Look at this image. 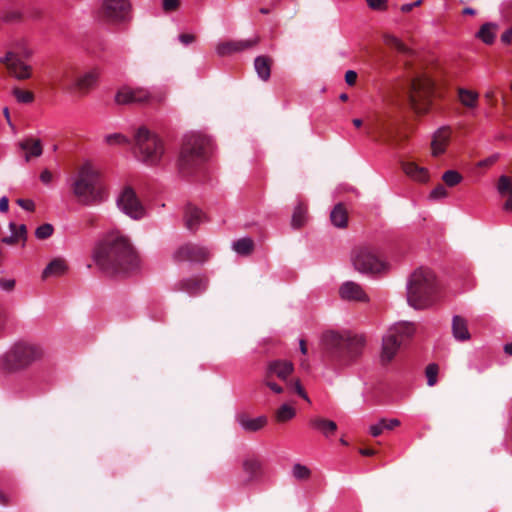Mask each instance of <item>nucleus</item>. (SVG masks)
<instances>
[{
  "label": "nucleus",
  "mask_w": 512,
  "mask_h": 512,
  "mask_svg": "<svg viewBox=\"0 0 512 512\" xmlns=\"http://www.w3.org/2000/svg\"><path fill=\"white\" fill-rule=\"evenodd\" d=\"M255 244L251 238H241L234 242L233 249L240 255L248 256L254 250Z\"/></svg>",
  "instance_id": "obj_38"
},
{
  "label": "nucleus",
  "mask_w": 512,
  "mask_h": 512,
  "mask_svg": "<svg viewBox=\"0 0 512 512\" xmlns=\"http://www.w3.org/2000/svg\"><path fill=\"white\" fill-rule=\"evenodd\" d=\"M242 469L246 474L245 484L258 481L263 475V465L258 457L249 456L243 460Z\"/></svg>",
  "instance_id": "obj_21"
},
{
  "label": "nucleus",
  "mask_w": 512,
  "mask_h": 512,
  "mask_svg": "<svg viewBox=\"0 0 512 512\" xmlns=\"http://www.w3.org/2000/svg\"><path fill=\"white\" fill-rule=\"evenodd\" d=\"M495 92L489 91L486 93L485 97L491 102L492 105H495Z\"/></svg>",
  "instance_id": "obj_64"
},
{
  "label": "nucleus",
  "mask_w": 512,
  "mask_h": 512,
  "mask_svg": "<svg viewBox=\"0 0 512 512\" xmlns=\"http://www.w3.org/2000/svg\"><path fill=\"white\" fill-rule=\"evenodd\" d=\"M209 146V138L200 134H189L183 138L177 162L179 173L183 177H189L201 168L207 158Z\"/></svg>",
  "instance_id": "obj_4"
},
{
  "label": "nucleus",
  "mask_w": 512,
  "mask_h": 512,
  "mask_svg": "<svg viewBox=\"0 0 512 512\" xmlns=\"http://www.w3.org/2000/svg\"><path fill=\"white\" fill-rule=\"evenodd\" d=\"M98 172L91 163L83 164L73 182L72 191L79 203L83 205H94L101 201L100 194L96 189Z\"/></svg>",
  "instance_id": "obj_6"
},
{
  "label": "nucleus",
  "mask_w": 512,
  "mask_h": 512,
  "mask_svg": "<svg viewBox=\"0 0 512 512\" xmlns=\"http://www.w3.org/2000/svg\"><path fill=\"white\" fill-rule=\"evenodd\" d=\"M451 129L448 126L439 128L433 135L431 149L433 156H438L445 152L450 141Z\"/></svg>",
  "instance_id": "obj_24"
},
{
  "label": "nucleus",
  "mask_w": 512,
  "mask_h": 512,
  "mask_svg": "<svg viewBox=\"0 0 512 512\" xmlns=\"http://www.w3.org/2000/svg\"><path fill=\"white\" fill-rule=\"evenodd\" d=\"M3 18L5 21H8V22H16V21L21 20L22 14H21V12H19L17 10H8L4 13Z\"/></svg>",
  "instance_id": "obj_52"
},
{
  "label": "nucleus",
  "mask_w": 512,
  "mask_h": 512,
  "mask_svg": "<svg viewBox=\"0 0 512 512\" xmlns=\"http://www.w3.org/2000/svg\"><path fill=\"white\" fill-rule=\"evenodd\" d=\"M452 333L457 341L463 342L471 338L467 321L459 315L454 316L452 319Z\"/></svg>",
  "instance_id": "obj_29"
},
{
  "label": "nucleus",
  "mask_w": 512,
  "mask_h": 512,
  "mask_svg": "<svg viewBox=\"0 0 512 512\" xmlns=\"http://www.w3.org/2000/svg\"><path fill=\"white\" fill-rule=\"evenodd\" d=\"M173 258L176 262L203 263L209 258V251L198 244L186 243L177 248Z\"/></svg>",
  "instance_id": "obj_17"
},
{
  "label": "nucleus",
  "mask_w": 512,
  "mask_h": 512,
  "mask_svg": "<svg viewBox=\"0 0 512 512\" xmlns=\"http://www.w3.org/2000/svg\"><path fill=\"white\" fill-rule=\"evenodd\" d=\"M13 96L17 99L20 103H31L34 100V94L31 91L23 90L18 87L13 88L12 90Z\"/></svg>",
  "instance_id": "obj_43"
},
{
  "label": "nucleus",
  "mask_w": 512,
  "mask_h": 512,
  "mask_svg": "<svg viewBox=\"0 0 512 512\" xmlns=\"http://www.w3.org/2000/svg\"><path fill=\"white\" fill-rule=\"evenodd\" d=\"M0 63L18 80L29 79L32 75V67L25 64L14 51H7L4 57H0Z\"/></svg>",
  "instance_id": "obj_16"
},
{
  "label": "nucleus",
  "mask_w": 512,
  "mask_h": 512,
  "mask_svg": "<svg viewBox=\"0 0 512 512\" xmlns=\"http://www.w3.org/2000/svg\"><path fill=\"white\" fill-rule=\"evenodd\" d=\"M105 141L107 144H110V145L128 143L127 138L120 133H114V134L107 135L105 137Z\"/></svg>",
  "instance_id": "obj_49"
},
{
  "label": "nucleus",
  "mask_w": 512,
  "mask_h": 512,
  "mask_svg": "<svg viewBox=\"0 0 512 512\" xmlns=\"http://www.w3.org/2000/svg\"><path fill=\"white\" fill-rule=\"evenodd\" d=\"M413 333L414 326L411 323L403 322L390 327L382 339L381 363L384 365L390 363L404 341L410 338Z\"/></svg>",
  "instance_id": "obj_11"
},
{
  "label": "nucleus",
  "mask_w": 512,
  "mask_h": 512,
  "mask_svg": "<svg viewBox=\"0 0 512 512\" xmlns=\"http://www.w3.org/2000/svg\"><path fill=\"white\" fill-rule=\"evenodd\" d=\"M322 340L326 360L336 367H346L356 362L366 343L363 335L350 332H327Z\"/></svg>",
  "instance_id": "obj_2"
},
{
  "label": "nucleus",
  "mask_w": 512,
  "mask_h": 512,
  "mask_svg": "<svg viewBox=\"0 0 512 512\" xmlns=\"http://www.w3.org/2000/svg\"><path fill=\"white\" fill-rule=\"evenodd\" d=\"M135 153L147 165H156L164 155L162 140L145 127H140L135 135Z\"/></svg>",
  "instance_id": "obj_7"
},
{
  "label": "nucleus",
  "mask_w": 512,
  "mask_h": 512,
  "mask_svg": "<svg viewBox=\"0 0 512 512\" xmlns=\"http://www.w3.org/2000/svg\"><path fill=\"white\" fill-rule=\"evenodd\" d=\"M497 26L492 23H485L481 26L477 36L486 44H492L495 39Z\"/></svg>",
  "instance_id": "obj_39"
},
{
  "label": "nucleus",
  "mask_w": 512,
  "mask_h": 512,
  "mask_svg": "<svg viewBox=\"0 0 512 512\" xmlns=\"http://www.w3.org/2000/svg\"><path fill=\"white\" fill-rule=\"evenodd\" d=\"M0 287L6 291H12L15 287V280L13 279H1Z\"/></svg>",
  "instance_id": "obj_55"
},
{
  "label": "nucleus",
  "mask_w": 512,
  "mask_h": 512,
  "mask_svg": "<svg viewBox=\"0 0 512 512\" xmlns=\"http://www.w3.org/2000/svg\"><path fill=\"white\" fill-rule=\"evenodd\" d=\"M294 370L292 362L287 360H274L268 363L264 376L279 378L281 381L287 383L289 376Z\"/></svg>",
  "instance_id": "obj_19"
},
{
  "label": "nucleus",
  "mask_w": 512,
  "mask_h": 512,
  "mask_svg": "<svg viewBox=\"0 0 512 512\" xmlns=\"http://www.w3.org/2000/svg\"><path fill=\"white\" fill-rule=\"evenodd\" d=\"M237 421L242 428L247 432H257L267 425L268 419L266 416H259L257 418H249L246 414H240Z\"/></svg>",
  "instance_id": "obj_27"
},
{
  "label": "nucleus",
  "mask_w": 512,
  "mask_h": 512,
  "mask_svg": "<svg viewBox=\"0 0 512 512\" xmlns=\"http://www.w3.org/2000/svg\"><path fill=\"white\" fill-rule=\"evenodd\" d=\"M351 260L354 268L362 273H380L386 268V264L379 258L376 251L366 245L355 247Z\"/></svg>",
  "instance_id": "obj_12"
},
{
  "label": "nucleus",
  "mask_w": 512,
  "mask_h": 512,
  "mask_svg": "<svg viewBox=\"0 0 512 512\" xmlns=\"http://www.w3.org/2000/svg\"><path fill=\"white\" fill-rule=\"evenodd\" d=\"M296 415V410L289 404H283L281 405L276 411H275V420L278 423H285L291 419H293Z\"/></svg>",
  "instance_id": "obj_37"
},
{
  "label": "nucleus",
  "mask_w": 512,
  "mask_h": 512,
  "mask_svg": "<svg viewBox=\"0 0 512 512\" xmlns=\"http://www.w3.org/2000/svg\"><path fill=\"white\" fill-rule=\"evenodd\" d=\"M459 99L464 106L472 108L476 106L478 94L473 91L460 89Z\"/></svg>",
  "instance_id": "obj_41"
},
{
  "label": "nucleus",
  "mask_w": 512,
  "mask_h": 512,
  "mask_svg": "<svg viewBox=\"0 0 512 512\" xmlns=\"http://www.w3.org/2000/svg\"><path fill=\"white\" fill-rule=\"evenodd\" d=\"M181 6L180 0H162V9L165 13L177 11Z\"/></svg>",
  "instance_id": "obj_48"
},
{
  "label": "nucleus",
  "mask_w": 512,
  "mask_h": 512,
  "mask_svg": "<svg viewBox=\"0 0 512 512\" xmlns=\"http://www.w3.org/2000/svg\"><path fill=\"white\" fill-rule=\"evenodd\" d=\"M100 72L98 68H93L92 70L84 73L83 75L77 77L75 80L74 72L72 69H67L63 72V75L60 79V85L63 89L72 90L75 89L81 94H86L94 87Z\"/></svg>",
  "instance_id": "obj_14"
},
{
  "label": "nucleus",
  "mask_w": 512,
  "mask_h": 512,
  "mask_svg": "<svg viewBox=\"0 0 512 512\" xmlns=\"http://www.w3.org/2000/svg\"><path fill=\"white\" fill-rule=\"evenodd\" d=\"M9 208V201L7 197H2L0 199V211L1 212H7Z\"/></svg>",
  "instance_id": "obj_61"
},
{
  "label": "nucleus",
  "mask_w": 512,
  "mask_h": 512,
  "mask_svg": "<svg viewBox=\"0 0 512 512\" xmlns=\"http://www.w3.org/2000/svg\"><path fill=\"white\" fill-rule=\"evenodd\" d=\"M54 228L51 224L45 223L40 225L36 231L35 236L39 240H45L53 234Z\"/></svg>",
  "instance_id": "obj_45"
},
{
  "label": "nucleus",
  "mask_w": 512,
  "mask_h": 512,
  "mask_svg": "<svg viewBox=\"0 0 512 512\" xmlns=\"http://www.w3.org/2000/svg\"><path fill=\"white\" fill-rule=\"evenodd\" d=\"M402 170L415 181L426 182L429 179V171L415 162H402Z\"/></svg>",
  "instance_id": "obj_26"
},
{
  "label": "nucleus",
  "mask_w": 512,
  "mask_h": 512,
  "mask_svg": "<svg viewBox=\"0 0 512 512\" xmlns=\"http://www.w3.org/2000/svg\"><path fill=\"white\" fill-rule=\"evenodd\" d=\"M307 208L303 204H298L293 212L291 226L294 229H300L306 222Z\"/></svg>",
  "instance_id": "obj_36"
},
{
  "label": "nucleus",
  "mask_w": 512,
  "mask_h": 512,
  "mask_svg": "<svg viewBox=\"0 0 512 512\" xmlns=\"http://www.w3.org/2000/svg\"><path fill=\"white\" fill-rule=\"evenodd\" d=\"M496 189L502 199L505 200L503 209L505 211H512V177L501 175L498 178Z\"/></svg>",
  "instance_id": "obj_25"
},
{
  "label": "nucleus",
  "mask_w": 512,
  "mask_h": 512,
  "mask_svg": "<svg viewBox=\"0 0 512 512\" xmlns=\"http://www.w3.org/2000/svg\"><path fill=\"white\" fill-rule=\"evenodd\" d=\"M19 147L25 151L26 161H29L31 157H39L43 152L41 141L32 137L19 142Z\"/></svg>",
  "instance_id": "obj_28"
},
{
  "label": "nucleus",
  "mask_w": 512,
  "mask_h": 512,
  "mask_svg": "<svg viewBox=\"0 0 512 512\" xmlns=\"http://www.w3.org/2000/svg\"><path fill=\"white\" fill-rule=\"evenodd\" d=\"M272 59L268 56H258L254 60V68L259 78L267 81L271 75Z\"/></svg>",
  "instance_id": "obj_33"
},
{
  "label": "nucleus",
  "mask_w": 512,
  "mask_h": 512,
  "mask_svg": "<svg viewBox=\"0 0 512 512\" xmlns=\"http://www.w3.org/2000/svg\"><path fill=\"white\" fill-rule=\"evenodd\" d=\"M447 190L442 184H438L430 193L432 199H440L447 196Z\"/></svg>",
  "instance_id": "obj_51"
},
{
  "label": "nucleus",
  "mask_w": 512,
  "mask_h": 512,
  "mask_svg": "<svg viewBox=\"0 0 512 512\" xmlns=\"http://www.w3.org/2000/svg\"><path fill=\"white\" fill-rule=\"evenodd\" d=\"M359 453L363 456H373L376 454V451L374 449H371V448H361L359 450Z\"/></svg>",
  "instance_id": "obj_62"
},
{
  "label": "nucleus",
  "mask_w": 512,
  "mask_h": 512,
  "mask_svg": "<svg viewBox=\"0 0 512 512\" xmlns=\"http://www.w3.org/2000/svg\"><path fill=\"white\" fill-rule=\"evenodd\" d=\"M286 385L290 389L294 390L301 398H303L307 402H310V399H309L307 393L305 392L304 388L302 387V385L298 379L295 380L294 382L288 381L286 383Z\"/></svg>",
  "instance_id": "obj_47"
},
{
  "label": "nucleus",
  "mask_w": 512,
  "mask_h": 512,
  "mask_svg": "<svg viewBox=\"0 0 512 512\" xmlns=\"http://www.w3.org/2000/svg\"><path fill=\"white\" fill-rule=\"evenodd\" d=\"M438 370V365L434 363L429 364L426 367L425 374L427 377L428 386H434L437 383Z\"/></svg>",
  "instance_id": "obj_46"
},
{
  "label": "nucleus",
  "mask_w": 512,
  "mask_h": 512,
  "mask_svg": "<svg viewBox=\"0 0 512 512\" xmlns=\"http://www.w3.org/2000/svg\"><path fill=\"white\" fill-rule=\"evenodd\" d=\"M400 425V421L398 419H381L377 424L370 426V434L374 437H377L382 434L383 430H393L395 427Z\"/></svg>",
  "instance_id": "obj_35"
},
{
  "label": "nucleus",
  "mask_w": 512,
  "mask_h": 512,
  "mask_svg": "<svg viewBox=\"0 0 512 512\" xmlns=\"http://www.w3.org/2000/svg\"><path fill=\"white\" fill-rule=\"evenodd\" d=\"M45 357L44 348L36 343L18 342L6 354V363L11 370H24Z\"/></svg>",
  "instance_id": "obj_8"
},
{
  "label": "nucleus",
  "mask_w": 512,
  "mask_h": 512,
  "mask_svg": "<svg viewBox=\"0 0 512 512\" xmlns=\"http://www.w3.org/2000/svg\"><path fill=\"white\" fill-rule=\"evenodd\" d=\"M131 3L129 0H104L99 9V18L110 24L129 21Z\"/></svg>",
  "instance_id": "obj_13"
},
{
  "label": "nucleus",
  "mask_w": 512,
  "mask_h": 512,
  "mask_svg": "<svg viewBox=\"0 0 512 512\" xmlns=\"http://www.w3.org/2000/svg\"><path fill=\"white\" fill-rule=\"evenodd\" d=\"M501 41L506 44L512 41V26L501 35Z\"/></svg>",
  "instance_id": "obj_60"
},
{
  "label": "nucleus",
  "mask_w": 512,
  "mask_h": 512,
  "mask_svg": "<svg viewBox=\"0 0 512 512\" xmlns=\"http://www.w3.org/2000/svg\"><path fill=\"white\" fill-rule=\"evenodd\" d=\"M434 81L427 75L414 78L407 95L409 106L418 114L426 113L434 95Z\"/></svg>",
  "instance_id": "obj_10"
},
{
  "label": "nucleus",
  "mask_w": 512,
  "mask_h": 512,
  "mask_svg": "<svg viewBox=\"0 0 512 512\" xmlns=\"http://www.w3.org/2000/svg\"><path fill=\"white\" fill-rule=\"evenodd\" d=\"M52 179H53V175H52V173L48 169H45V170H43L41 172L40 180H41L42 183L50 184Z\"/></svg>",
  "instance_id": "obj_58"
},
{
  "label": "nucleus",
  "mask_w": 512,
  "mask_h": 512,
  "mask_svg": "<svg viewBox=\"0 0 512 512\" xmlns=\"http://www.w3.org/2000/svg\"><path fill=\"white\" fill-rule=\"evenodd\" d=\"M205 220H206V215L200 208H198L192 204L186 205V207L184 209L183 221H184L185 227L189 231H191V232L196 231L198 229L199 225L201 223H203Z\"/></svg>",
  "instance_id": "obj_23"
},
{
  "label": "nucleus",
  "mask_w": 512,
  "mask_h": 512,
  "mask_svg": "<svg viewBox=\"0 0 512 512\" xmlns=\"http://www.w3.org/2000/svg\"><path fill=\"white\" fill-rule=\"evenodd\" d=\"M117 206L123 213L133 219H140L145 213V209L136 192L130 186L124 187L119 194Z\"/></svg>",
  "instance_id": "obj_15"
},
{
  "label": "nucleus",
  "mask_w": 512,
  "mask_h": 512,
  "mask_svg": "<svg viewBox=\"0 0 512 512\" xmlns=\"http://www.w3.org/2000/svg\"><path fill=\"white\" fill-rule=\"evenodd\" d=\"M368 134H375L383 143L392 148H401L408 139L400 120L391 113L377 115L367 127Z\"/></svg>",
  "instance_id": "obj_5"
},
{
  "label": "nucleus",
  "mask_w": 512,
  "mask_h": 512,
  "mask_svg": "<svg viewBox=\"0 0 512 512\" xmlns=\"http://www.w3.org/2000/svg\"><path fill=\"white\" fill-rule=\"evenodd\" d=\"M67 271V264L64 259H53L43 270L42 278L46 279L51 276H61Z\"/></svg>",
  "instance_id": "obj_34"
},
{
  "label": "nucleus",
  "mask_w": 512,
  "mask_h": 512,
  "mask_svg": "<svg viewBox=\"0 0 512 512\" xmlns=\"http://www.w3.org/2000/svg\"><path fill=\"white\" fill-rule=\"evenodd\" d=\"M442 180L447 186L454 187L462 181V175L455 170H448L443 174Z\"/></svg>",
  "instance_id": "obj_44"
},
{
  "label": "nucleus",
  "mask_w": 512,
  "mask_h": 512,
  "mask_svg": "<svg viewBox=\"0 0 512 512\" xmlns=\"http://www.w3.org/2000/svg\"><path fill=\"white\" fill-rule=\"evenodd\" d=\"M370 8L374 10H384L386 8V0H366Z\"/></svg>",
  "instance_id": "obj_54"
},
{
  "label": "nucleus",
  "mask_w": 512,
  "mask_h": 512,
  "mask_svg": "<svg viewBox=\"0 0 512 512\" xmlns=\"http://www.w3.org/2000/svg\"><path fill=\"white\" fill-rule=\"evenodd\" d=\"M118 105H136L140 107H157L164 103L165 95L161 92H151L144 87H120L114 97Z\"/></svg>",
  "instance_id": "obj_9"
},
{
  "label": "nucleus",
  "mask_w": 512,
  "mask_h": 512,
  "mask_svg": "<svg viewBox=\"0 0 512 512\" xmlns=\"http://www.w3.org/2000/svg\"><path fill=\"white\" fill-rule=\"evenodd\" d=\"M309 423L325 437H329L337 431V424L334 421L323 417L311 418Z\"/></svg>",
  "instance_id": "obj_30"
},
{
  "label": "nucleus",
  "mask_w": 512,
  "mask_h": 512,
  "mask_svg": "<svg viewBox=\"0 0 512 512\" xmlns=\"http://www.w3.org/2000/svg\"><path fill=\"white\" fill-rule=\"evenodd\" d=\"M332 224L340 229L346 228L348 225V212L344 204L338 203L334 206L330 213Z\"/></svg>",
  "instance_id": "obj_31"
},
{
  "label": "nucleus",
  "mask_w": 512,
  "mask_h": 512,
  "mask_svg": "<svg viewBox=\"0 0 512 512\" xmlns=\"http://www.w3.org/2000/svg\"><path fill=\"white\" fill-rule=\"evenodd\" d=\"M438 282L434 272L428 268L416 269L407 284V302L414 309L430 307L437 298Z\"/></svg>",
  "instance_id": "obj_3"
},
{
  "label": "nucleus",
  "mask_w": 512,
  "mask_h": 512,
  "mask_svg": "<svg viewBox=\"0 0 512 512\" xmlns=\"http://www.w3.org/2000/svg\"><path fill=\"white\" fill-rule=\"evenodd\" d=\"M10 231L12 232L11 236L3 237L2 242L7 245H15L18 241L22 240L23 242L27 239V228L26 225L21 224L17 226L15 223L11 222L9 224Z\"/></svg>",
  "instance_id": "obj_32"
},
{
  "label": "nucleus",
  "mask_w": 512,
  "mask_h": 512,
  "mask_svg": "<svg viewBox=\"0 0 512 512\" xmlns=\"http://www.w3.org/2000/svg\"><path fill=\"white\" fill-rule=\"evenodd\" d=\"M196 37L193 34L183 33L179 35V40L184 45H189L195 41Z\"/></svg>",
  "instance_id": "obj_56"
},
{
  "label": "nucleus",
  "mask_w": 512,
  "mask_h": 512,
  "mask_svg": "<svg viewBox=\"0 0 512 512\" xmlns=\"http://www.w3.org/2000/svg\"><path fill=\"white\" fill-rule=\"evenodd\" d=\"M357 73L355 71L349 70L345 74V81L348 85L352 86L356 83Z\"/></svg>",
  "instance_id": "obj_57"
},
{
  "label": "nucleus",
  "mask_w": 512,
  "mask_h": 512,
  "mask_svg": "<svg viewBox=\"0 0 512 512\" xmlns=\"http://www.w3.org/2000/svg\"><path fill=\"white\" fill-rule=\"evenodd\" d=\"M11 497L5 491L0 490V505L1 506H9L11 505Z\"/></svg>",
  "instance_id": "obj_59"
},
{
  "label": "nucleus",
  "mask_w": 512,
  "mask_h": 512,
  "mask_svg": "<svg viewBox=\"0 0 512 512\" xmlns=\"http://www.w3.org/2000/svg\"><path fill=\"white\" fill-rule=\"evenodd\" d=\"M497 160V156H492V157H489L483 161L480 162V165L481 166H490L492 165L493 163H495V161Z\"/></svg>",
  "instance_id": "obj_63"
},
{
  "label": "nucleus",
  "mask_w": 512,
  "mask_h": 512,
  "mask_svg": "<svg viewBox=\"0 0 512 512\" xmlns=\"http://www.w3.org/2000/svg\"><path fill=\"white\" fill-rule=\"evenodd\" d=\"M208 283L209 280L206 276H191L178 281L175 284V290L195 297L207 290Z\"/></svg>",
  "instance_id": "obj_18"
},
{
  "label": "nucleus",
  "mask_w": 512,
  "mask_h": 512,
  "mask_svg": "<svg viewBox=\"0 0 512 512\" xmlns=\"http://www.w3.org/2000/svg\"><path fill=\"white\" fill-rule=\"evenodd\" d=\"M263 383L264 385H266L268 388H270L273 392L277 393V394H281L284 389L282 386H280L279 384H277L273 378L271 377H267V376H264V379H263Z\"/></svg>",
  "instance_id": "obj_50"
},
{
  "label": "nucleus",
  "mask_w": 512,
  "mask_h": 512,
  "mask_svg": "<svg viewBox=\"0 0 512 512\" xmlns=\"http://www.w3.org/2000/svg\"><path fill=\"white\" fill-rule=\"evenodd\" d=\"M292 475L297 480H308L311 476V471L307 466L296 463L292 467Z\"/></svg>",
  "instance_id": "obj_42"
},
{
  "label": "nucleus",
  "mask_w": 512,
  "mask_h": 512,
  "mask_svg": "<svg viewBox=\"0 0 512 512\" xmlns=\"http://www.w3.org/2000/svg\"><path fill=\"white\" fill-rule=\"evenodd\" d=\"M339 294L343 300L360 302H367L369 300L362 287L353 281L343 283L339 288Z\"/></svg>",
  "instance_id": "obj_22"
},
{
  "label": "nucleus",
  "mask_w": 512,
  "mask_h": 512,
  "mask_svg": "<svg viewBox=\"0 0 512 512\" xmlns=\"http://www.w3.org/2000/svg\"><path fill=\"white\" fill-rule=\"evenodd\" d=\"M260 41V38L257 36L250 40H238V41H226L221 42L217 45L216 51L219 56L230 55L235 52H241L247 50L249 48L254 47Z\"/></svg>",
  "instance_id": "obj_20"
},
{
  "label": "nucleus",
  "mask_w": 512,
  "mask_h": 512,
  "mask_svg": "<svg viewBox=\"0 0 512 512\" xmlns=\"http://www.w3.org/2000/svg\"><path fill=\"white\" fill-rule=\"evenodd\" d=\"M93 259L104 274L112 277H127L140 267L138 254L130 240L118 232L108 234L98 243Z\"/></svg>",
  "instance_id": "obj_1"
},
{
  "label": "nucleus",
  "mask_w": 512,
  "mask_h": 512,
  "mask_svg": "<svg viewBox=\"0 0 512 512\" xmlns=\"http://www.w3.org/2000/svg\"><path fill=\"white\" fill-rule=\"evenodd\" d=\"M16 202H17V204H18L21 208H23V209H25V210H27V211H31V212H32V211H34V210H35V204H34V202H33L32 200H30V199H17V201H16Z\"/></svg>",
  "instance_id": "obj_53"
},
{
  "label": "nucleus",
  "mask_w": 512,
  "mask_h": 512,
  "mask_svg": "<svg viewBox=\"0 0 512 512\" xmlns=\"http://www.w3.org/2000/svg\"><path fill=\"white\" fill-rule=\"evenodd\" d=\"M384 43L390 48L395 49L399 53L409 54L411 52L410 49L400 39L393 35H384Z\"/></svg>",
  "instance_id": "obj_40"
}]
</instances>
